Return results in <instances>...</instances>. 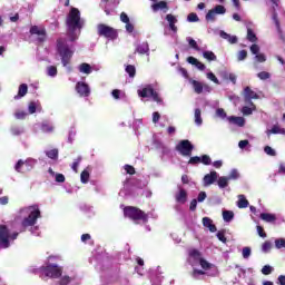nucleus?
<instances>
[{"label":"nucleus","mask_w":285,"mask_h":285,"mask_svg":"<svg viewBox=\"0 0 285 285\" xmlns=\"http://www.w3.org/2000/svg\"><path fill=\"white\" fill-rule=\"evenodd\" d=\"M86 26V20L82 19L81 12L77 8H71L66 19L67 37L57 40V55L61 59L63 68L70 72V61L75 56V41L79 39L81 30Z\"/></svg>","instance_id":"obj_1"},{"label":"nucleus","mask_w":285,"mask_h":285,"mask_svg":"<svg viewBox=\"0 0 285 285\" xmlns=\"http://www.w3.org/2000/svg\"><path fill=\"white\" fill-rule=\"evenodd\" d=\"M39 219H41V209L39 208V205L22 207L18 210V214L14 217L16 224H20L23 230L30 228V233L31 235H35V237H39L41 234L39 226H37Z\"/></svg>","instance_id":"obj_2"},{"label":"nucleus","mask_w":285,"mask_h":285,"mask_svg":"<svg viewBox=\"0 0 285 285\" xmlns=\"http://www.w3.org/2000/svg\"><path fill=\"white\" fill-rule=\"evenodd\" d=\"M187 262L194 268L191 273V277L194 279H202V277L206 275V272L204 271H210V268H215V265L208 263V261L206 259H203L202 254L197 249L189 250V256ZM196 266H202L203 271L195 268Z\"/></svg>","instance_id":"obj_3"},{"label":"nucleus","mask_w":285,"mask_h":285,"mask_svg":"<svg viewBox=\"0 0 285 285\" xmlns=\"http://www.w3.org/2000/svg\"><path fill=\"white\" fill-rule=\"evenodd\" d=\"M38 274L40 275L41 279H59V277L63 275V267L48 262L38 269Z\"/></svg>","instance_id":"obj_4"},{"label":"nucleus","mask_w":285,"mask_h":285,"mask_svg":"<svg viewBox=\"0 0 285 285\" xmlns=\"http://www.w3.org/2000/svg\"><path fill=\"white\" fill-rule=\"evenodd\" d=\"M19 237V232L10 233V229L6 225H0V248H10V244Z\"/></svg>","instance_id":"obj_5"},{"label":"nucleus","mask_w":285,"mask_h":285,"mask_svg":"<svg viewBox=\"0 0 285 285\" xmlns=\"http://www.w3.org/2000/svg\"><path fill=\"white\" fill-rule=\"evenodd\" d=\"M272 3H273V16H272V19L276 26V30H277V35L279 37V39H282V41H284L285 43V35H284V31L282 30V27L279 26V18L278 17V13H277V10L281 14V17H285V12H284V9H282V7H279V0H271Z\"/></svg>","instance_id":"obj_6"},{"label":"nucleus","mask_w":285,"mask_h":285,"mask_svg":"<svg viewBox=\"0 0 285 285\" xmlns=\"http://www.w3.org/2000/svg\"><path fill=\"white\" fill-rule=\"evenodd\" d=\"M125 217H129V219H132V222H142L146 224L148 222V215L144 213V210L137 208V207H125L124 209Z\"/></svg>","instance_id":"obj_7"},{"label":"nucleus","mask_w":285,"mask_h":285,"mask_svg":"<svg viewBox=\"0 0 285 285\" xmlns=\"http://www.w3.org/2000/svg\"><path fill=\"white\" fill-rule=\"evenodd\" d=\"M37 166V159L28 158L26 160L19 159L14 165L16 173H21L22 175L26 173H30Z\"/></svg>","instance_id":"obj_8"},{"label":"nucleus","mask_w":285,"mask_h":285,"mask_svg":"<svg viewBox=\"0 0 285 285\" xmlns=\"http://www.w3.org/2000/svg\"><path fill=\"white\" fill-rule=\"evenodd\" d=\"M138 95L144 99H153V101H156V104H164V100L161 99V97H159V94L155 91L153 85H147L145 88L138 90Z\"/></svg>","instance_id":"obj_9"},{"label":"nucleus","mask_w":285,"mask_h":285,"mask_svg":"<svg viewBox=\"0 0 285 285\" xmlns=\"http://www.w3.org/2000/svg\"><path fill=\"white\" fill-rule=\"evenodd\" d=\"M99 37H105V39H108L109 41H115L117 39L118 35L115 28L100 23L97 27Z\"/></svg>","instance_id":"obj_10"},{"label":"nucleus","mask_w":285,"mask_h":285,"mask_svg":"<svg viewBox=\"0 0 285 285\" xmlns=\"http://www.w3.org/2000/svg\"><path fill=\"white\" fill-rule=\"evenodd\" d=\"M188 81H189L194 92H196V95H202V92H213V87H210L206 82H202L199 80H195L191 78H189Z\"/></svg>","instance_id":"obj_11"},{"label":"nucleus","mask_w":285,"mask_h":285,"mask_svg":"<svg viewBox=\"0 0 285 285\" xmlns=\"http://www.w3.org/2000/svg\"><path fill=\"white\" fill-rule=\"evenodd\" d=\"M176 150L183 157H190L193 155V150H195V146L190 144V140H180L176 146Z\"/></svg>","instance_id":"obj_12"},{"label":"nucleus","mask_w":285,"mask_h":285,"mask_svg":"<svg viewBox=\"0 0 285 285\" xmlns=\"http://www.w3.org/2000/svg\"><path fill=\"white\" fill-rule=\"evenodd\" d=\"M259 217L263 219V222H266L267 224H274L275 226H282V224L285 223L284 216L271 213H262Z\"/></svg>","instance_id":"obj_13"},{"label":"nucleus","mask_w":285,"mask_h":285,"mask_svg":"<svg viewBox=\"0 0 285 285\" xmlns=\"http://www.w3.org/2000/svg\"><path fill=\"white\" fill-rule=\"evenodd\" d=\"M79 276H77V273L71 272L70 274H61L59 276L58 284L59 285H79Z\"/></svg>","instance_id":"obj_14"},{"label":"nucleus","mask_w":285,"mask_h":285,"mask_svg":"<svg viewBox=\"0 0 285 285\" xmlns=\"http://www.w3.org/2000/svg\"><path fill=\"white\" fill-rule=\"evenodd\" d=\"M161 19H165L166 22H163L164 28H169V30H171V32H174V35H177V18L176 16H174L173 13H168L165 17L161 16Z\"/></svg>","instance_id":"obj_15"},{"label":"nucleus","mask_w":285,"mask_h":285,"mask_svg":"<svg viewBox=\"0 0 285 285\" xmlns=\"http://www.w3.org/2000/svg\"><path fill=\"white\" fill-rule=\"evenodd\" d=\"M217 14H226V7L217 4L215 8L206 13L205 19L206 21H216Z\"/></svg>","instance_id":"obj_16"},{"label":"nucleus","mask_w":285,"mask_h":285,"mask_svg":"<svg viewBox=\"0 0 285 285\" xmlns=\"http://www.w3.org/2000/svg\"><path fill=\"white\" fill-rule=\"evenodd\" d=\"M117 6H119V2L117 0H101V8L104 9L107 16L112 14Z\"/></svg>","instance_id":"obj_17"},{"label":"nucleus","mask_w":285,"mask_h":285,"mask_svg":"<svg viewBox=\"0 0 285 285\" xmlns=\"http://www.w3.org/2000/svg\"><path fill=\"white\" fill-rule=\"evenodd\" d=\"M30 35H36L38 43L46 41V29L39 26H32L30 28Z\"/></svg>","instance_id":"obj_18"},{"label":"nucleus","mask_w":285,"mask_h":285,"mask_svg":"<svg viewBox=\"0 0 285 285\" xmlns=\"http://www.w3.org/2000/svg\"><path fill=\"white\" fill-rule=\"evenodd\" d=\"M164 276H161L160 267L150 271V283L151 285H161Z\"/></svg>","instance_id":"obj_19"},{"label":"nucleus","mask_w":285,"mask_h":285,"mask_svg":"<svg viewBox=\"0 0 285 285\" xmlns=\"http://www.w3.org/2000/svg\"><path fill=\"white\" fill-rule=\"evenodd\" d=\"M252 55H255L254 60L258 63H264L266 61V56L264 53H259V46L258 45H252L249 48Z\"/></svg>","instance_id":"obj_20"},{"label":"nucleus","mask_w":285,"mask_h":285,"mask_svg":"<svg viewBox=\"0 0 285 285\" xmlns=\"http://www.w3.org/2000/svg\"><path fill=\"white\" fill-rule=\"evenodd\" d=\"M76 91L80 97H90V86L86 82H77L76 85Z\"/></svg>","instance_id":"obj_21"},{"label":"nucleus","mask_w":285,"mask_h":285,"mask_svg":"<svg viewBox=\"0 0 285 285\" xmlns=\"http://www.w3.org/2000/svg\"><path fill=\"white\" fill-rule=\"evenodd\" d=\"M219 178V174L217 171H210L205 175L203 178L204 186H213V184Z\"/></svg>","instance_id":"obj_22"},{"label":"nucleus","mask_w":285,"mask_h":285,"mask_svg":"<svg viewBox=\"0 0 285 285\" xmlns=\"http://www.w3.org/2000/svg\"><path fill=\"white\" fill-rule=\"evenodd\" d=\"M120 197H132V186L130 185V179L124 181V188L119 191Z\"/></svg>","instance_id":"obj_23"},{"label":"nucleus","mask_w":285,"mask_h":285,"mask_svg":"<svg viewBox=\"0 0 285 285\" xmlns=\"http://www.w3.org/2000/svg\"><path fill=\"white\" fill-rule=\"evenodd\" d=\"M175 199L177 204H186V202H188V191L181 187H178V191L175 194Z\"/></svg>","instance_id":"obj_24"},{"label":"nucleus","mask_w":285,"mask_h":285,"mask_svg":"<svg viewBox=\"0 0 285 285\" xmlns=\"http://www.w3.org/2000/svg\"><path fill=\"white\" fill-rule=\"evenodd\" d=\"M151 10L153 12H163L164 14H166V12H168L169 10L168 2L166 1L156 2L151 4Z\"/></svg>","instance_id":"obj_25"},{"label":"nucleus","mask_w":285,"mask_h":285,"mask_svg":"<svg viewBox=\"0 0 285 285\" xmlns=\"http://www.w3.org/2000/svg\"><path fill=\"white\" fill-rule=\"evenodd\" d=\"M227 121L233 126H238V128H244V126H246V119L239 116H229L227 117Z\"/></svg>","instance_id":"obj_26"},{"label":"nucleus","mask_w":285,"mask_h":285,"mask_svg":"<svg viewBox=\"0 0 285 285\" xmlns=\"http://www.w3.org/2000/svg\"><path fill=\"white\" fill-rule=\"evenodd\" d=\"M244 98L247 104H253L252 99H259V95L253 91L250 87H245L244 89Z\"/></svg>","instance_id":"obj_27"},{"label":"nucleus","mask_w":285,"mask_h":285,"mask_svg":"<svg viewBox=\"0 0 285 285\" xmlns=\"http://www.w3.org/2000/svg\"><path fill=\"white\" fill-rule=\"evenodd\" d=\"M138 55H146L147 57H150V46L148 42H141L136 46V51Z\"/></svg>","instance_id":"obj_28"},{"label":"nucleus","mask_w":285,"mask_h":285,"mask_svg":"<svg viewBox=\"0 0 285 285\" xmlns=\"http://www.w3.org/2000/svg\"><path fill=\"white\" fill-rule=\"evenodd\" d=\"M40 130L41 132L50 135L51 132H55V125H52V122L49 121H43L40 125Z\"/></svg>","instance_id":"obj_29"},{"label":"nucleus","mask_w":285,"mask_h":285,"mask_svg":"<svg viewBox=\"0 0 285 285\" xmlns=\"http://www.w3.org/2000/svg\"><path fill=\"white\" fill-rule=\"evenodd\" d=\"M203 226L204 228H208L210 233H217V226L213 224V219H210L209 217L203 218Z\"/></svg>","instance_id":"obj_30"},{"label":"nucleus","mask_w":285,"mask_h":285,"mask_svg":"<svg viewBox=\"0 0 285 285\" xmlns=\"http://www.w3.org/2000/svg\"><path fill=\"white\" fill-rule=\"evenodd\" d=\"M220 39H225V41H228V43H237V36H232L230 33H226V31L220 30L219 31Z\"/></svg>","instance_id":"obj_31"},{"label":"nucleus","mask_w":285,"mask_h":285,"mask_svg":"<svg viewBox=\"0 0 285 285\" xmlns=\"http://www.w3.org/2000/svg\"><path fill=\"white\" fill-rule=\"evenodd\" d=\"M29 115H35V112H41V104L39 101H31L28 105Z\"/></svg>","instance_id":"obj_32"},{"label":"nucleus","mask_w":285,"mask_h":285,"mask_svg":"<svg viewBox=\"0 0 285 285\" xmlns=\"http://www.w3.org/2000/svg\"><path fill=\"white\" fill-rule=\"evenodd\" d=\"M28 95V85L21 83L18 89V95L13 97V99L19 100L22 99V97H26Z\"/></svg>","instance_id":"obj_33"},{"label":"nucleus","mask_w":285,"mask_h":285,"mask_svg":"<svg viewBox=\"0 0 285 285\" xmlns=\"http://www.w3.org/2000/svg\"><path fill=\"white\" fill-rule=\"evenodd\" d=\"M266 135L267 137H271V135H285V129L277 125H274L272 129H268L266 131Z\"/></svg>","instance_id":"obj_34"},{"label":"nucleus","mask_w":285,"mask_h":285,"mask_svg":"<svg viewBox=\"0 0 285 285\" xmlns=\"http://www.w3.org/2000/svg\"><path fill=\"white\" fill-rule=\"evenodd\" d=\"M237 208H248L249 203L248 199H246V196L244 194L238 195V200L236 202Z\"/></svg>","instance_id":"obj_35"},{"label":"nucleus","mask_w":285,"mask_h":285,"mask_svg":"<svg viewBox=\"0 0 285 285\" xmlns=\"http://www.w3.org/2000/svg\"><path fill=\"white\" fill-rule=\"evenodd\" d=\"M48 173L55 178L57 184H63V181H66V176H63V174H57L55 170H52V168H49Z\"/></svg>","instance_id":"obj_36"},{"label":"nucleus","mask_w":285,"mask_h":285,"mask_svg":"<svg viewBox=\"0 0 285 285\" xmlns=\"http://www.w3.org/2000/svg\"><path fill=\"white\" fill-rule=\"evenodd\" d=\"M45 154L49 159H52L53 161H57L59 159V149L57 148L48 149L45 151Z\"/></svg>","instance_id":"obj_37"},{"label":"nucleus","mask_w":285,"mask_h":285,"mask_svg":"<svg viewBox=\"0 0 285 285\" xmlns=\"http://www.w3.org/2000/svg\"><path fill=\"white\" fill-rule=\"evenodd\" d=\"M79 72L82 75H91L92 73V67L90 63L83 62L78 67Z\"/></svg>","instance_id":"obj_38"},{"label":"nucleus","mask_w":285,"mask_h":285,"mask_svg":"<svg viewBox=\"0 0 285 285\" xmlns=\"http://www.w3.org/2000/svg\"><path fill=\"white\" fill-rule=\"evenodd\" d=\"M216 181H217L218 188H220V189L228 188L229 179L227 176H220V177L218 176Z\"/></svg>","instance_id":"obj_39"},{"label":"nucleus","mask_w":285,"mask_h":285,"mask_svg":"<svg viewBox=\"0 0 285 285\" xmlns=\"http://www.w3.org/2000/svg\"><path fill=\"white\" fill-rule=\"evenodd\" d=\"M223 219L226 223L233 222L235 219V213L233 210H223Z\"/></svg>","instance_id":"obj_40"},{"label":"nucleus","mask_w":285,"mask_h":285,"mask_svg":"<svg viewBox=\"0 0 285 285\" xmlns=\"http://www.w3.org/2000/svg\"><path fill=\"white\" fill-rule=\"evenodd\" d=\"M203 57L206 59V61H217V56L213 51H203Z\"/></svg>","instance_id":"obj_41"},{"label":"nucleus","mask_w":285,"mask_h":285,"mask_svg":"<svg viewBox=\"0 0 285 285\" xmlns=\"http://www.w3.org/2000/svg\"><path fill=\"white\" fill-rule=\"evenodd\" d=\"M194 119H195L196 126H202V124H204V120L202 119V109L199 108L195 109Z\"/></svg>","instance_id":"obj_42"},{"label":"nucleus","mask_w":285,"mask_h":285,"mask_svg":"<svg viewBox=\"0 0 285 285\" xmlns=\"http://www.w3.org/2000/svg\"><path fill=\"white\" fill-rule=\"evenodd\" d=\"M187 43H189L190 48H193V50H196L197 52H202V48H199V46L197 45V41L195 39H193L191 37H187L186 38Z\"/></svg>","instance_id":"obj_43"},{"label":"nucleus","mask_w":285,"mask_h":285,"mask_svg":"<svg viewBox=\"0 0 285 285\" xmlns=\"http://www.w3.org/2000/svg\"><path fill=\"white\" fill-rule=\"evenodd\" d=\"M125 72H127V75L134 79L135 75H137V68H135V66L132 65H127L125 68Z\"/></svg>","instance_id":"obj_44"},{"label":"nucleus","mask_w":285,"mask_h":285,"mask_svg":"<svg viewBox=\"0 0 285 285\" xmlns=\"http://www.w3.org/2000/svg\"><path fill=\"white\" fill-rule=\"evenodd\" d=\"M46 72H47V77H51V79H55V77H57V75H58L57 67H55V66L47 67Z\"/></svg>","instance_id":"obj_45"},{"label":"nucleus","mask_w":285,"mask_h":285,"mask_svg":"<svg viewBox=\"0 0 285 285\" xmlns=\"http://www.w3.org/2000/svg\"><path fill=\"white\" fill-rule=\"evenodd\" d=\"M247 40H249L250 43L257 42V35H255V31H253L250 28L247 29Z\"/></svg>","instance_id":"obj_46"},{"label":"nucleus","mask_w":285,"mask_h":285,"mask_svg":"<svg viewBox=\"0 0 285 285\" xmlns=\"http://www.w3.org/2000/svg\"><path fill=\"white\" fill-rule=\"evenodd\" d=\"M89 179H90V171H88V169L82 170V173L80 174L81 184H88Z\"/></svg>","instance_id":"obj_47"},{"label":"nucleus","mask_w":285,"mask_h":285,"mask_svg":"<svg viewBox=\"0 0 285 285\" xmlns=\"http://www.w3.org/2000/svg\"><path fill=\"white\" fill-rule=\"evenodd\" d=\"M215 116L217 117V119H228V115L226 114V110H224V108H217Z\"/></svg>","instance_id":"obj_48"},{"label":"nucleus","mask_w":285,"mask_h":285,"mask_svg":"<svg viewBox=\"0 0 285 285\" xmlns=\"http://www.w3.org/2000/svg\"><path fill=\"white\" fill-rule=\"evenodd\" d=\"M126 96V94H124V91L119 90V89H114L111 91V97L116 100H119V99H124V97Z\"/></svg>","instance_id":"obj_49"},{"label":"nucleus","mask_w":285,"mask_h":285,"mask_svg":"<svg viewBox=\"0 0 285 285\" xmlns=\"http://www.w3.org/2000/svg\"><path fill=\"white\" fill-rule=\"evenodd\" d=\"M264 153H265V155H268V157H277V151L275 149H273V147H271V146H265Z\"/></svg>","instance_id":"obj_50"},{"label":"nucleus","mask_w":285,"mask_h":285,"mask_svg":"<svg viewBox=\"0 0 285 285\" xmlns=\"http://www.w3.org/2000/svg\"><path fill=\"white\" fill-rule=\"evenodd\" d=\"M275 244V248H277V250H282V248H285V238H276L274 240Z\"/></svg>","instance_id":"obj_51"},{"label":"nucleus","mask_w":285,"mask_h":285,"mask_svg":"<svg viewBox=\"0 0 285 285\" xmlns=\"http://www.w3.org/2000/svg\"><path fill=\"white\" fill-rule=\"evenodd\" d=\"M250 106L252 107L245 106L242 108L243 115L245 116L253 115V111L255 110V105L252 102Z\"/></svg>","instance_id":"obj_52"},{"label":"nucleus","mask_w":285,"mask_h":285,"mask_svg":"<svg viewBox=\"0 0 285 285\" xmlns=\"http://www.w3.org/2000/svg\"><path fill=\"white\" fill-rule=\"evenodd\" d=\"M13 117H16V119L23 120V119H26V117H28V112L24 110H17L13 114Z\"/></svg>","instance_id":"obj_53"},{"label":"nucleus","mask_w":285,"mask_h":285,"mask_svg":"<svg viewBox=\"0 0 285 285\" xmlns=\"http://www.w3.org/2000/svg\"><path fill=\"white\" fill-rule=\"evenodd\" d=\"M243 259H249L250 255H253V249L250 247H244L242 249Z\"/></svg>","instance_id":"obj_54"},{"label":"nucleus","mask_w":285,"mask_h":285,"mask_svg":"<svg viewBox=\"0 0 285 285\" xmlns=\"http://www.w3.org/2000/svg\"><path fill=\"white\" fill-rule=\"evenodd\" d=\"M238 148H240V150H250V142L248 140H240Z\"/></svg>","instance_id":"obj_55"},{"label":"nucleus","mask_w":285,"mask_h":285,"mask_svg":"<svg viewBox=\"0 0 285 285\" xmlns=\"http://www.w3.org/2000/svg\"><path fill=\"white\" fill-rule=\"evenodd\" d=\"M81 161H82L81 156H78V157L73 160V163H72V165H71V169L73 170V173H77V170H79V164H81Z\"/></svg>","instance_id":"obj_56"},{"label":"nucleus","mask_w":285,"mask_h":285,"mask_svg":"<svg viewBox=\"0 0 285 285\" xmlns=\"http://www.w3.org/2000/svg\"><path fill=\"white\" fill-rule=\"evenodd\" d=\"M206 77H207V79H209V81H213L217 86H219V83H222V82H219V79H217V76H215V73H213V71H208L206 73Z\"/></svg>","instance_id":"obj_57"},{"label":"nucleus","mask_w":285,"mask_h":285,"mask_svg":"<svg viewBox=\"0 0 285 285\" xmlns=\"http://www.w3.org/2000/svg\"><path fill=\"white\" fill-rule=\"evenodd\" d=\"M11 135L14 137H19V135H23L24 130L23 127H12L11 129Z\"/></svg>","instance_id":"obj_58"},{"label":"nucleus","mask_w":285,"mask_h":285,"mask_svg":"<svg viewBox=\"0 0 285 285\" xmlns=\"http://www.w3.org/2000/svg\"><path fill=\"white\" fill-rule=\"evenodd\" d=\"M75 137H77V130L75 128H70L68 132V142L72 144L75 141Z\"/></svg>","instance_id":"obj_59"},{"label":"nucleus","mask_w":285,"mask_h":285,"mask_svg":"<svg viewBox=\"0 0 285 285\" xmlns=\"http://www.w3.org/2000/svg\"><path fill=\"white\" fill-rule=\"evenodd\" d=\"M271 248H273V243H271L269 240H266L262 245V253H271Z\"/></svg>","instance_id":"obj_60"},{"label":"nucleus","mask_w":285,"mask_h":285,"mask_svg":"<svg viewBox=\"0 0 285 285\" xmlns=\"http://www.w3.org/2000/svg\"><path fill=\"white\" fill-rule=\"evenodd\" d=\"M248 57V51L240 50L237 52V61H246V58Z\"/></svg>","instance_id":"obj_61"},{"label":"nucleus","mask_w":285,"mask_h":285,"mask_svg":"<svg viewBox=\"0 0 285 285\" xmlns=\"http://www.w3.org/2000/svg\"><path fill=\"white\" fill-rule=\"evenodd\" d=\"M155 144L157 145V148H161L163 155H168L170 153V149L166 147L164 144L155 140Z\"/></svg>","instance_id":"obj_62"},{"label":"nucleus","mask_w":285,"mask_h":285,"mask_svg":"<svg viewBox=\"0 0 285 285\" xmlns=\"http://www.w3.org/2000/svg\"><path fill=\"white\" fill-rule=\"evenodd\" d=\"M274 271H275V268H273V266H271V265H265V266H263L261 273H262L263 275H271V273H273Z\"/></svg>","instance_id":"obj_63"},{"label":"nucleus","mask_w":285,"mask_h":285,"mask_svg":"<svg viewBox=\"0 0 285 285\" xmlns=\"http://www.w3.org/2000/svg\"><path fill=\"white\" fill-rule=\"evenodd\" d=\"M239 177V171L237 169H232L229 175L227 176V179H229V181L236 180Z\"/></svg>","instance_id":"obj_64"}]
</instances>
